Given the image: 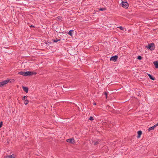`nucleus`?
Wrapping results in <instances>:
<instances>
[{
	"label": "nucleus",
	"mask_w": 158,
	"mask_h": 158,
	"mask_svg": "<svg viewBox=\"0 0 158 158\" xmlns=\"http://www.w3.org/2000/svg\"><path fill=\"white\" fill-rule=\"evenodd\" d=\"M146 48H148L151 51L154 50L155 48V44L153 43L150 44L146 46Z\"/></svg>",
	"instance_id": "obj_1"
},
{
	"label": "nucleus",
	"mask_w": 158,
	"mask_h": 158,
	"mask_svg": "<svg viewBox=\"0 0 158 158\" xmlns=\"http://www.w3.org/2000/svg\"><path fill=\"white\" fill-rule=\"evenodd\" d=\"M36 74V73L35 72H25L24 76H29L31 75H35Z\"/></svg>",
	"instance_id": "obj_2"
},
{
	"label": "nucleus",
	"mask_w": 158,
	"mask_h": 158,
	"mask_svg": "<svg viewBox=\"0 0 158 158\" xmlns=\"http://www.w3.org/2000/svg\"><path fill=\"white\" fill-rule=\"evenodd\" d=\"M66 141L70 144H74L78 142V141L74 139H67Z\"/></svg>",
	"instance_id": "obj_3"
},
{
	"label": "nucleus",
	"mask_w": 158,
	"mask_h": 158,
	"mask_svg": "<svg viewBox=\"0 0 158 158\" xmlns=\"http://www.w3.org/2000/svg\"><path fill=\"white\" fill-rule=\"evenodd\" d=\"M9 81L10 80L7 79L4 81L0 82V87H3L4 85L7 84Z\"/></svg>",
	"instance_id": "obj_4"
},
{
	"label": "nucleus",
	"mask_w": 158,
	"mask_h": 158,
	"mask_svg": "<svg viewBox=\"0 0 158 158\" xmlns=\"http://www.w3.org/2000/svg\"><path fill=\"white\" fill-rule=\"evenodd\" d=\"M121 4V6L124 8H127L128 7V4L126 2H122Z\"/></svg>",
	"instance_id": "obj_5"
},
{
	"label": "nucleus",
	"mask_w": 158,
	"mask_h": 158,
	"mask_svg": "<svg viewBox=\"0 0 158 158\" xmlns=\"http://www.w3.org/2000/svg\"><path fill=\"white\" fill-rule=\"evenodd\" d=\"M16 155L14 154H12L10 155L6 156L4 158H16Z\"/></svg>",
	"instance_id": "obj_6"
},
{
	"label": "nucleus",
	"mask_w": 158,
	"mask_h": 158,
	"mask_svg": "<svg viewBox=\"0 0 158 158\" xmlns=\"http://www.w3.org/2000/svg\"><path fill=\"white\" fill-rule=\"evenodd\" d=\"M118 58V56L115 55V56H112L110 58V60L115 61L117 60Z\"/></svg>",
	"instance_id": "obj_7"
},
{
	"label": "nucleus",
	"mask_w": 158,
	"mask_h": 158,
	"mask_svg": "<svg viewBox=\"0 0 158 158\" xmlns=\"http://www.w3.org/2000/svg\"><path fill=\"white\" fill-rule=\"evenodd\" d=\"M90 142H92V143L94 145H96L98 143V141L97 140H92Z\"/></svg>",
	"instance_id": "obj_8"
},
{
	"label": "nucleus",
	"mask_w": 158,
	"mask_h": 158,
	"mask_svg": "<svg viewBox=\"0 0 158 158\" xmlns=\"http://www.w3.org/2000/svg\"><path fill=\"white\" fill-rule=\"evenodd\" d=\"M22 88L24 91L26 92L27 93L28 92V89L27 87L23 86Z\"/></svg>",
	"instance_id": "obj_9"
},
{
	"label": "nucleus",
	"mask_w": 158,
	"mask_h": 158,
	"mask_svg": "<svg viewBox=\"0 0 158 158\" xmlns=\"http://www.w3.org/2000/svg\"><path fill=\"white\" fill-rule=\"evenodd\" d=\"M137 134V138H139L140 137V136L142 134V131H138Z\"/></svg>",
	"instance_id": "obj_10"
},
{
	"label": "nucleus",
	"mask_w": 158,
	"mask_h": 158,
	"mask_svg": "<svg viewBox=\"0 0 158 158\" xmlns=\"http://www.w3.org/2000/svg\"><path fill=\"white\" fill-rule=\"evenodd\" d=\"M148 75L151 79L152 80H154L155 79V77H154L152 75L149 74H148Z\"/></svg>",
	"instance_id": "obj_11"
},
{
	"label": "nucleus",
	"mask_w": 158,
	"mask_h": 158,
	"mask_svg": "<svg viewBox=\"0 0 158 158\" xmlns=\"http://www.w3.org/2000/svg\"><path fill=\"white\" fill-rule=\"evenodd\" d=\"M60 39H58L57 38H56L55 39H52V41L53 42L56 43L58 41H60Z\"/></svg>",
	"instance_id": "obj_12"
},
{
	"label": "nucleus",
	"mask_w": 158,
	"mask_h": 158,
	"mask_svg": "<svg viewBox=\"0 0 158 158\" xmlns=\"http://www.w3.org/2000/svg\"><path fill=\"white\" fill-rule=\"evenodd\" d=\"M156 127V126L155 125L154 126H153L151 127H150L148 129L149 131H150L153 130L154 129V128Z\"/></svg>",
	"instance_id": "obj_13"
},
{
	"label": "nucleus",
	"mask_w": 158,
	"mask_h": 158,
	"mask_svg": "<svg viewBox=\"0 0 158 158\" xmlns=\"http://www.w3.org/2000/svg\"><path fill=\"white\" fill-rule=\"evenodd\" d=\"M153 64L156 68H158V61H155L153 62Z\"/></svg>",
	"instance_id": "obj_14"
},
{
	"label": "nucleus",
	"mask_w": 158,
	"mask_h": 158,
	"mask_svg": "<svg viewBox=\"0 0 158 158\" xmlns=\"http://www.w3.org/2000/svg\"><path fill=\"white\" fill-rule=\"evenodd\" d=\"M24 73H25V72H23V71L20 72L18 73V74L19 75H23L24 76Z\"/></svg>",
	"instance_id": "obj_15"
},
{
	"label": "nucleus",
	"mask_w": 158,
	"mask_h": 158,
	"mask_svg": "<svg viewBox=\"0 0 158 158\" xmlns=\"http://www.w3.org/2000/svg\"><path fill=\"white\" fill-rule=\"evenodd\" d=\"M73 31V30H70L68 33V34L69 35L72 36V32Z\"/></svg>",
	"instance_id": "obj_16"
},
{
	"label": "nucleus",
	"mask_w": 158,
	"mask_h": 158,
	"mask_svg": "<svg viewBox=\"0 0 158 158\" xmlns=\"http://www.w3.org/2000/svg\"><path fill=\"white\" fill-rule=\"evenodd\" d=\"M27 96H24L22 98L23 100H25L27 98Z\"/></svg>",
	"instance_id": "obj_17"
},
{
	"label": "nucleus",
	"mask_w": 158,
	"mask_h": 158,
	"mask_svg": "<svg viewBox=\"0 0 158 158\" xmlns=\"http://www.w3.org/2000/svg\"><path fill=\"white\" fill-rule=\"evenodd\" d=\"M28 100L27 99H26V100H25L24 103L25 105H27L28 103Z\"/></svg>",
	"instance_id": "obj_18"
},
{
	"label": "nucleus",
	"mask_w": 158,
	"mask_h": 158,
	"mask_svg": "<svg viewBox=\"0 0 158 158\" xmlns=\"http://www.w3.org/2000/svg\"><path fill=\"white\" fill-rule=\"evenodd\" d=\"M106 10V9L104 8H100L99 9V10H100V11H103V10Z\"/></svg>",
	"instance_id": "obj_19"
},
{
	"label": "nucleus",
	"mask_w": 158,
	"mask_h": 158,
	"mask_svg": "<svg viewBox=\"0 0 158 158\" xmlns=\"http://www.w3.org/2000/svg\"><path fill=\"white\" fill-rule=\"evenodd\" d=\"M118 28H119L120 29L123 30L124 28L122 26H120L118 27Z\"/></svg>",
	"instance_id": "obj_20"
},
{
	"label": "nucleus",
	"mask_w": 158,
	"mask_h": 158,
	"mask_svg": "<svg viewBox=\"0 0 158 158\" xmlns=\"http://www.w3.org/2000/svg\"><path fill=\"white\" fill-rule=\"evenodd\" d=\"M142 59V57L141 56H138L137 59L139 60H141Z\"/></svg>",
	"instance_id": "obj_21"
},
{
	"label": "nucleus",
	"mask_w": 158,
	"mask_h": 158,
	"mask_svg": "<svg viewBox=\"0 0 158 158\" xmlns=\"http://www.w3.org/2000/svg\"><path fill=\"white\" fill-rule=\"evenodd\" d=\"M89 119L91 121H92L94 120V118L93 117L90 116Z\"/></svg>",
	"instance_id": "obj_22"
},
{
	"label": "nucleus",
	"mask_w": 158,
	"mask_h": 158,
	"mask_svg": "<svg viewBox=\"0 0 158 158\" xmlns=\"http://www.w3.org/2000/svg\"><path fill=\"white\" fill-rule=\"evenodd\" d=\"M105 94L106 96V98H107L108 93L106 92L105 93Z\"/></svg>",
	"instance_id": "obj_23"
},
{
	"label": "nucleus",
	"mask_w": 158,
	"mask_h": 158,
	"mask_svg": "<svg viewBox=\"0 0 158 158\" xmlns=\"http://www.w3.org/2000/svg\"><path fill=\"white\" fill-rule=\"evenodd\" d=\"M2 124H3V122H2V121L0 123V128L2 126Z\"/></svg>",
	"instance_id": "obj_24"
},
{
	"label": "nucleus",
	"mask_w": 158,
	"mask_h": 158,
	"mask_svg": "<svg viewBox=\"0 0 158 158\" xmlns=\"http://www.w3.org/2000/svg\"><path fill=\"white\" fill-rule=\"evenodd\" d=\"M4 141L5 142H7V143H9V141L7 139H6V140H5Z\"/></svg>",
	"instance_id": "obj_25"
},
{
	"label": "nucleus",
	"mask_w": 158,
	"mask_h": 158,
	"mask_svg": "<svg viewBox=\"0 0 158 158\" xmlns=\"http://www.w3.org/2000/svg\"><path fill=\"white\" fill-rule=\"evenodd\" d=\"M93 104H94V105H96V103H95V102H94V103Z\"/></svg>",
	"instance_id": "obj_26"
},
{
	"label": "nucleus",
	"mask_w": 158,
	"mask_h": 158,
	"mask_svg": "<svg viewBox=\"0 0 158 158\" xmlns=\"http://www.w3.org/2000/svg\"><path fill=\"white\" fill-rule=\"evenodd\" d=\"M155 125H156V126H158V123L157 124H156Z\"/></svg>",
	"instance_id": "obj_27"
},
{
	"label": "nucleus",
	"mask_w": 158,
	"mask_h": 158,
	"mask_svg": "<svg viewBox=\"0 0 158 158\" xmlns=\"http://www.w3.org/2000/svg\"><path fill=\"white\" fill-rule=\"evenodd\" d=\"M31 27H34V26H32V25H31Z\"/></svg>",
	"instance_id": "obj_28"
},
{
	"label": "nucleus",
	"mask_w": 158,
	"mask_h": 158,
	"mask_svg": "<svg viewBox=\"0 0 158 158\" xmlns=\"http://www.w3.org/2000/svg\"><path fill=\"white\" fill-rule=\"evenodd\" d=\"M45 43L47 45V43L46 42Z\"/></svg>",
	"instance_id": "obj_29"
}]
</instances>
